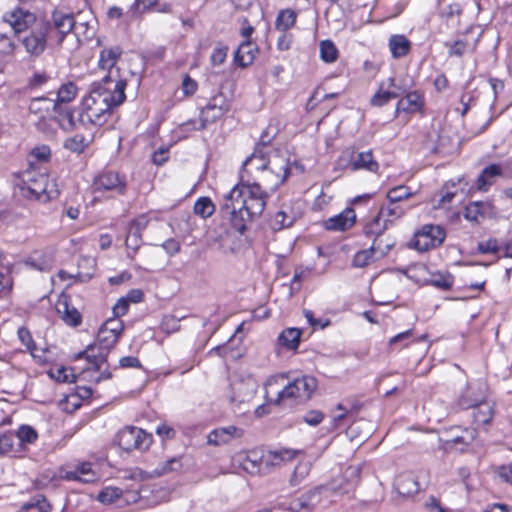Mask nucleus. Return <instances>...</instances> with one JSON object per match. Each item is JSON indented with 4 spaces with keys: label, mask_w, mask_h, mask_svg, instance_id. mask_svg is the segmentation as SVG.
I'll return each mask as SVG.
<instances>
[{
    "label": "nucleus",
    "mask_w": 512,
    "mask_h": 512,
    "mask_svg": "<svg viewBox=\"0 0 512 512\" xmlns=\"http://www.w3.org/2000/svg\"><path fill=\"white\" fill-rule=\"evenodd\" d=\"M301 330L297 328H287L278 337L281 346L287 349H297L300 342Z\"/></svg>",
    "instance_id": "4c0bfd02"
},
{
    "label": "nucleus",
    "mask_w": 512,
    "mask_h": 512,
    "mask_svg": "<svg viewBox=\"0 0 512 512\" xmlns=\"http://www.w3.org/2000/svg\"><path fill=\"white\" fill-rule=\"evenodd\" d=\"M414 195L415 192H412L408 186L399 185L388 190L387 199L389 202L400 203Z\"/></svg>",
    "instance_id": "37998d69"
},
{
    "label": "nucleus",
    "mask_w": 512,
    "mask_h": 512,
    "mask_svg": "<svg viewBox=\"0 0 512 512\" xmlns=\"http://www.w3.org/2000/svg\"><path fill=\"white\" fill-rule=\"evenodd\" d=\"M356 219L353 209H346L338 215L328 218L324 226L330 231H345L350 228Z\"/></svg>",
    "instance_id": "aec40b11"
},
{
    "label": "nucleus",
    "mask_w": 512,
    "mask_h": 512,
    "mask_svg": "<svg viewBox=\"0 0 512 512\" xmlns=\"http://www.w3.org/2000/svg\"><path fill=\"white\" fill-rule=\"evenodd\" d=\"M50 156H51V150L48 146L42 145V146L34 148L29 156L30 157V160H29L30 167H34V165H35L34 160L39 163H44L49 160Z\"/></svg>",
    "instance_id": "3c124183"
},
{
    "label": "nucleus",
    "mask_w": 512,
    "mask_h": 512,
    "mask_svg": "<svg viewBox=\"0 0 512 512\" xmlns=\"http://www.w3.org/2000/svg\"><path fill=\"white\" fill-rule=\"evenodd\" d=\"M95 191H113L118 195L126 192V180L117 172L107 171L101 173L93 183Z\"/></svg>",
    "instance_id": "f8f14e48"
},
{
    "label": "nucleus",
    "mask_w": 512,
    "mask_h": 512,
    "mask_svg": "<svg viewBox=\"0 0 512 512\" xmlns=\"http://www.w3.org/2000/svg\"><path fill=\"white\" fill-rule=\"evenodd\" d=\"M324 419V414L319 410H310L303 416V421L310 426L319 425Z\"/></svg>",
    "instance_id": "774afa93"
},
{
    "label": "nucleus",
    "mask_w": 512,
    "mask_h": 512,
    "mask_svg": "<svg viewBox=\"0 0 512 512\" xmlns=\"http://www.w3.org/2000/svg\"><path fill=\"white\" fill-rule=\"evenodd\" d=\"M58 122L61 128L65 131H71L76 128V121L72 111L66 110L64 112H58Z\"/></svg>",
    "instance_id": "6e6d98bb"
},
{
    "label": "nucleus",
    "mask_w": 512,
    "mask_h": 512,
    "mask_svg": "<svg viewBox=\"0 0 512 512\" xmlns=\"http://www.w3.org/2000/svg\"><path fill=\"white\" fill-rule=\"evenodd\" d=\"M477 249L481 254H498L501 245L496 238H489L485 241H480L477 245Z\"/></svg>",
    "instance_id": "5fc2aeb1"
},
{
    "label": "nucleus",
    "mask_w": 512,
    "mask_h": 512,
    "mask_svg": "<svg viewBox=\"0 0 512 512\" xmlns=\"http://www.w3.org/2000/svg\"><path fill=\"white\" fill-rule=\"evenodd\" d=\"M462 12L459 4H450L442 11V17L447 21L458 22V18Z\"/></svg>",
    "instance_id": "e2e57ef3"
},
{
    "label": "nucleus",
    "mask_w": 512,
    "mask_h": 512,
    "mask_svg": "<svg viewBox=\"0 0 512 512\" xmlns=\"http://www.w3.org/2000/svg\"><path fill=\"white\" fill-rule=\"evenodd\" d=\"M456 430L460 431V434H454L450 438L444 441L445 449H449L453 446L463 445L464 447L468 446L470 443L474 441L476 438V431L474 429H460L456 428Z\"/></svg>",
    "instance_id": "7c9ffc66"
},
{
    "label": "nucleus",
    "mask_w": 512,
    "mask_h": 512,
    "mask_svg": "<svg viewBox=\"0 0 512 512\" xmlns=\"http://www.w3.org/2000/svg\"><path fill=\"white\" fill-rule=\"evenodd\" d=\"M324 489V487H316L300 496L294 502V509L296 510V512L312 511L321 502L322 491Z\"/></svg>",
    "instance_id": "412c9836"
},
{
    "label": "nucleus",
    "mask_w": 512,
    "mask_h": 512,
    "mask_svg": "<svg viewBox=\"0 0 512 512\" xmlns=\"http://www.w3.org/2000/svg\"><path fill=\"white\" fill-rule=\"evenodd\" d=\"M50 26L45 21H38L30 31L21 38L25 51L31 57H39L47 48Z\"/></svg>",
    "instance_id": "0eeeda50"
},
{
    "label": "nucleus",
    "mask_w": 512,
    "mask_h": 512,
    "mask_svg": "<svg viewBox=\"0 0 512 512\" xmlns=\"http://www.w3.org/2000/svg\"><path fill=\"white\" fill-rule=\"evenodd\" d=\"M56 310L66 324L78 326L81 323L80 313L75 307L70 305L67 297H62L57 301Z\"/></svg>",
    "instance_id": "5701e85b"
},
{
    "label": "nucleus",
    "mask_w": 512,
    "mask_h": 512,
    "mask_svg": "<svg viewBox=\"0 0 512 512\" xmlns=\"http://www.w3.org/2000/svg\"><path fill=\"white\" fill-rule=\"evenodd\" d=\"M458 193L457 184L455 182L449 181L447 182L439 193V199L435 204L436 208H445L447 205L451 204L453 199L456 197Z\"/></svg>",
    "instance_id": "58836bf2"
},
{
    "label": "nucleus",
    "mask_w": 512,
    "mask_h": 512,
    "mask_svg": "<svg viewBox=\"0 0 512 512\" xmlns=\"http://www.w3.org/2000/svg\"><path fill=\"white\" fill-rule=\"evenodd\" d=\"M497 216V210L494 205L488 201H475L466 206L464 217L475 223H480L484 219H491Z\"/></svg>",
    "instance_id": "4468645a"
},
{
    "label": "nucleus",
    "mask_w": 512,
    "mask_h": 512,
    "mask_svg": "<svg viewBox=\"0 0 512 512\" xmlns=\"http://www.w3.org/2000/svg\"><path fill=\"white\" fill-rule=\"evenodd\" d=\"M445 46L448 47V53L450 56L454 55L460 57L465 53L468 43L463 39H458L453 43H445Z\"/></svg>",
    "instance_id": "680f3d73"
},
{
    "label": "nucleus",
    "mask_w": 512,
    "mask_h": 512,
    "mask_svg": "<svg viewBox=\"0 0 512 512\" xmlns=\"http://www.w3.org/2000/svg\"><path fill=\"white\" fill-rule=\"evenodd\" d=\"M422 105V96L418 92H409L404 98L398 101L397 111L402 110L405 112L414 113L420 110Z\"/></svg>",
    "instance_id": "c9c22d12"
},
{
    "label": "nucleus",
    "mask_w": 512,
    "mask_h": 512,
    "mask_svg": "<svg viewBox=\"0 0 512 512\" xmlns=\"http://www.w3.org/2000/svg\"><path fill=\"white\" fill-rule=\"evenodd\" d=\"M267 152H262L259 148H255L250 157L244 161V166L252 164L254 161L259 160L261 163L256 166V169H268L274 179H264V186L267 189L274 190L281 185L289 174V161L278 152H274L265 159Z\"/></svg>",
    "instance_id": "20e7f679"
},
{
    "label": "nucleus",
    "mask_w": 512,
    "mask_h": 512,
    "mask_svg": "<svg viewBox=\"0 0 512 512\" xmlns=\"http://www.w3.org/2000/svg\"><path fill=\"white\" fill-rule=\"evenodd\" d=\"M485 398L486 387L479 382L470 383L459 396L457 400V406L460 409H469L474 407L476 404H479V402Z\"/></svg>",
    "instance_id": "2eb2a0df"
},
{
    "label": "nucleus",
    "mask_w": 512,
    "mask_h": 512,
    "mask_svg": "<svg viewBox=\"0 0 512 512\" xmlns=\"http://www.w3.org/2000/svg\"><path fill=\"white\" fill-rule=\"evenodd\" d=\"M16 47V43L10 36L6 34H0V53L11 55L14 53Z\"/></svg>",
    "instance_id": "0e129e2a"
},
{
    "label": "nucleus",
    "mask_w": 512,
    "mask_h": 512,
    "mask_svg": "<svg viewBox=\"0 0 512 512\" xmlns=\"http://www.w3.org/2000/svg\"><path fill=\"white\" fill-rule=\"evenodd\" d=\"M267 198L259 183L236 185L224 197L221 210L230 215L233 228L243 234L247 224L263 213Z\"/></svg>",
    "instance_id": "f257e3e1"
},
{
    "label": "nucleus",
    "mask_w": 512,
    "mask_h": 512,
    "mask_svg": "<svg viewBox=\"0 0 512 512\" xmlns=\"http://www.w3.org/2000/svg\"><path fill=\"white\" fill-rule=\"evenodd\" d=\"M389 49L393 58H402L406 56L411 49V42L402 34L392 35L388 42Z\"/></svg>",
    "instance_id": "c756f323"
},
{
    "label": "nucleus",
    "mask_w": 512,
    "mask_h": 512,
    "mask_svg": "<svg viewBox=\"0 0 512 512\" xmlns=\"http://www.w3.org/2000/svg\"><path fill=\"white\" fill-rule=\"evenodd\" d=\"M473 418L476 425L489 424L494 416V404L487 401L486 398L476 404L474 407Z\"/></svg>",
    "instance_id": "a878e982"
},
{
    "label": "nucleus",
    "mask_w": 512,
    "mask_h": 512,
    "mask_svg": "<svg viewBox=\"0 0 512 512\" xmlns=\"http://www.w3.org/2000/svg\"><path fill=\"white\" fill-rule=\"evenodd\" d=\"M277 133V129L272 126H268L261 134L259 143L255 148H259L262 152H265L264 149L270 144L272 139L275 137Z\"/></svg>",
    "instance_id": "052dcab7"
},
{
    "label": "nucleus",
    "mask_w": 512,
    "mask_h": 512,
    "mask_svg": "<svg viewBox=\"0 0 512 512\" xmlns=\"http://www.w3.org/2000/svg\"><path fill=\"white\" fill-rule=\"evenodd\" d=\"M18 337L19 340L26 346V348L30 351L32 356H36L35 350L36 345L32 339L30 331L26 327H20L18 329Z\"/></svg>",
    "instance_id": "13d9d810"
},
{
    "label": "nucleus",
    "mask_w": 512,
    "mask_h": 512,
    "mask_svg": "<svg viewBox=\"0 0 512 512\" xmlns=\"http://www.w3.org/2000/svg\"><path fill=\"white\" fill-rule=\"evenodd\" d=\"M254 393V389L249 382L238 381L232 384L231 400L243 403L248 401Z\"/></svg>",
    "instance_id": "e433bc0d"
},
{
    "label": "nucleus",
    "mask_w": 512,
    "mask_h": 512,
    "mask_svg": "<svg viewBox=\"0 0 512 512\" xmlns=\"http://www.w3.org/2000/svg\"><path fill=\"white\" fill-rule=\"evenodd\" d=\"M296 219L290 206L282 205L270 220L271 228L275 231L290 227Z\"/></svg>",
    "instance_id": "393cba45"
},
{
    "label": "nucleus",
    "mask_w": 512,
    "mask_h": 512,
    "mask_svg": "<svg viewBox=\"0 0 512 512\" xmlns=\"http://www.w3.org/2000/svg\"><path fill=\"white\" fill-rule=\"evenodd\" d=\"M297 452L291 449L269 450L261 455L265 468H274L283 465L295 458Z\"/></svg>",
    "instance_id": "6ab92c4d"
},
{
    "label": "nucleus",
    "mask_w": 512,
    "mask_h": 512,
    "mask_svg": "<svg viewBox=\"0 0 512 512\" xmlns=\"http://www.w3.org/2000/svg\"><path fill=\"white\" fill-rule=\"evenodd\" d=\"M446 231L440 225L426 224L414 235V247L421 252L435 249L442 245Z\"/></svg>",
    "instance_id": "6e6552de"
},
{
    "label": "nucleus",
    "mask_w": 512,
    "mask_h": 512,
    "mask_svg": "<svg viewBox=\"0 0 512 512\" xmlns=\"http://www.w3.org/2000/svg\"><path fill=\"white\" fill-rule=\"evenodd\" d=\"M395 489L399 495L410 497L418 493L419 484L410 474H402L395 480Z\"/></svg>",
    "instance_id": "bb28decb"
},
{
    "label": "nucleus",
    "mask_w": 512,
    "mask_h": 512,
    "mask_svg": "<svg viewBox=\"0 0 512 512\" xmlns=\"http://www.w3.org/2000/svg\"><path fill=\"white\" fill-rule=\"evenodd\" d=\"M103 83H94L87 97L82 102L79 122L102 126L106 123L114 107L125 101L126 81L111 80L103 77Z\"/></svg>",
    "instance_id": "f03ea898"
},
{
    "label": "nucleus",
    "mask_w": 512,
    "mask_h": 512,
    "mask_svg": "<svg viewBox=\"0 0 512 512\" xmlns=\"http://www.w3.org/2000/svg\"><path fill=\"white\" fill-rule=\"evenodd\" d=\"M255 58L254 45L249 41L245 40L236 50L234 55L235 62L241 67H247L250 65Z\"/></svg>",
    "instance_id": "473e14b6"
},
{
    "label": "nucleus",
    "mask_w": 512,
    "mask_h": 512,
    "mask_svg": "<svg viewBox=\"0 0 512 512\" xmlns=\"http://www.w3.org/2000/svg\"><path fill=\"white\" fill-rule=\"evenodd\" d=\"M380 259L376 254L370 249H364L361 251H358L352 260L353 267L356 268H364L368 266L371 262Z\"/></svg>",
    "instance_id": "c03bdc74"
},
{
    "label": "nucleus",
    "mask_w": 512,
    "mask_h": 512,
    "mask_svg": "<svg viewBox=\"0 0 512 512\" xmlns=\"http://www.w3.org/2000/svg\"><path fill=\"white\" fill-rule=\"evenodd\" d=\"M296 21V14L292 10L281 11L276 19L275 26L278 30L285 32L289 30Z\"/></svg>",
    "instance_id": "49530a36"
},
{
    "label": "nucleus",
    "mask_w": 512,
    "mask_h": 512,
    "mask_svg": "<svg viewBox=\"0 0 512 512\" xmlns=\"http://www.w3.org/2000/svg\"><path fill=\"white\" fill-rule=\"evenodd\" d=\"M151 470L149 474L151 477H161L171 472L179 471L182 468V457L174 456L166 458L159 463H155L153 460H147Z\"/></svg>",
    "instance_id": "a211bd4d"
},
{
    "label": "nucleus",
    "mask_w": 512,
    "mask_h": 512,
    "mask_svg": "<svg viewBox=\"0 0 512 512\" xmlns=\"http://www.w3.org/2000/svg\"><path fill=\"white\" fill-rule=\"evenodd\" d=\"M15 440L17 439L19 444L22 443H33L37 439V432L30 426L23 425L21 426L16 435Z\"/></svg>",
    "instance_id": "864d4df0"
},
{
    "label": "nucleus",
    "mask_w": 512,
    "mask_h": 512,
    "mask_svg": "<svg viewBox=\"0 0 512 512\" xmlns=\"http://www.w3.org/2000/svg\"><path fill=\"white\" fill-rule=\"evenodd\" d=\"M3 21L7 23L15 33L27 31L38 22L34 13L27 9L17 7L11 11H7L3 15Z\"/></svg>",
    "instance_id": "9b49d317"
},
{
    "label": "nucleus",
    "mask_w": 512,
    "mask_h": 512,
    "mask_svg": "<svg viewBox=\"0 0 512 512\" xmlns=\"http://www.w3.org/2000/svg\"><path fill=\"white\" fill-rule=\"evenodd\" d=\"M229 109V104L223 95L219 94L211 98L209 103L202 108L198 121L189 120L180 127L184 131H201L204 130L209 123H213L224 115Z\"/></svg>",
    "instance_id": "39448f33"
},
{
    "label": "nucleus",
    "mask_w": 512,
    "mask_h": 512,
    "mask_svg": "<svg viewBox=\"0 0 512 512\" xmlns=\"http://www.w3.org/2000/svg\"><path fill=\"white\" fill-rule=\"evenodd\" d=\"M389 224L390 220L382 219V216L378 213L364 225L363 234L365 237L372 239L376 236L386 233Z\"/></svg>",
    "instance_id": "c85d7f7f"
},
{
    "label": "nucleus",
    "mask_w": 512,
    "mask_h": 512,
    "mask_svg": "<svg viewBox=\"0 0 512 512\" xmlns=\"http://www.w3.org/2000/svg\"><path fill=\"white\" fill-rule=\"evenodd\" d=\"M406 211L407 209L399 203L389 202L387 206H382L378 213L382 217H386L385 219H389L391 224L394 220L402 218Z\"/></svg>",
    "instance_id": "a19ab883"
},
{
    "label": "nucleus",
    "mask_w": 512,
    "mask_h": 512,
    "mask_svg": "<svg viewBox=\"0 0 512 512\" xmlns=\"http://www.w3.org/2000/svg\"><path fill=\"white\" fill-rule=\"evenodd\" d=\"M63 146H64V148L68 149L71 152L80 154V153L84 152V150L88 146V141L86 140V138L84 136L77 134V135L67 138L64 141Z\"/></svg>",
    "instance_id": "de8ad7c7"
},
{
    "label": "nucleus",
    "mask_w": 512,
    "mask_h": 512,
    "mask_svg": "<svg viewBox=\"0 0 512 512\" xmlns=\"http://www.w3.org/2000/svg\"><path fill=\"white\" fill-rule=\"evenodd\" d=\"M317 388L316 379L312 376H302L288 383L282 390L277 391L275 404L284 399H295L299 401L308 400Z\"/></svg>",
    "instance_id": "423d86ee"
},
{
    "label": "nucleus",
    "mask_w": 512,
    "mask_h": 512,
    "mask_svg": "<svg viewBox=\"0 0 512 512\" xmlns=\"http://www.w3.org/2000/svg\"><path fill=\"white\" fill-rule=\"evenodd\" d=\"M121 490L118 488L108 487L102 490L98 495V500L102 503L109 504L120 498Z\"/></svg>",
    "instance_id": "bf43d9fd"
},
{
    "label": "nucleus",
    "mask_w": 512,
    "mask_h": 512,
    "mask_svg": "<svg viewBox=\"0 0 512 512\" xmlns=\"http://www.w3.org/2000/svg\"><path fill=\"white\" fill-rule=\"evenodd\" d=\"M77 94V88L74 83L67 82L58 89L57 99L55 102L57 103V110L61 109V103H68L72 101Z\"/></svg>",
    "instance_id": "79ce46f5"
},
{
    "label": "nucleus",
    "mask_w": 512,
    "mask_h": 512,
    "mask_svg": "<svg viewBox=\"0 0 512 512\" xmlns=\"http://www.w3.org/2000/svg\"><path fill=\"white\" fill-rule=\"evenodd\" d=\"M350 168L353 171L366 170L376 173L379 169V164L374 159L372 151L368 150L365 152H359L355 156H352Z\"/></svg>",
    "instance_id": "b1692460"
},
{
    "label": "nucleus",
    "mask_w": 512,
    "mask_h": 512,
    "mask_svg": "<svg viewBox=\"0 0 512 512\" xmlns=\"http://www.w3.org/2000/svg\"><path fill=\"white\" fill-rule=\"evenodd\" d=\"M54 258L50 252H35L27 260L26 264L39 271L50 270L53 266Z\"/></svg>",
    "instance_id": "2f4dec72"
},
{
    "label": "nucleus",
    "mask_w": 512,
    "mask_h": 512,
    "mask_svg": "<svg viewBox=\"0 0 512 512\" xmlns=\"http://www.w3.org/2000/svg\"><path fill=\"white\" fill-rule=\"evenodd\" d=\"M15 436L12 433H5L0 436V454L4 455L12 451Z\"/></svg>",
    "instance_id": "69168bd1"
},
{
    "label": "nucleus",
    "mask_w": 512,
    "mask_h": 512,
    "mask_svg": "<svg viewBox=\"0 0 512 512\" xmlns=\"http://www.w3.org/2000/svg\"><path fill=\"white\" fill-rule=\"evenodd\" d=\"M404 90L396 85L394 78H389L379 85L378 91L370 99V104L375 107H382L390 100L398 98Z\"/></svg>",
    "instance_id": "ddd939ff"
},
{
    "label": "nucleus",
    "mask_w": 512,
    "mask_h": 512,
    "mask_svg": "<svg viewBox=\"0 0 512 512\" xmlns=\"http://www.w3.org/2000/svg\"><path fill=\"white\" fill-rule=\"evenodd\" d=\"M215 211V205L208 197H200L194 204V213L202 218L210 217Z\"/></svg>",
    "instance_id": "a18cd8bd"
},
{
    "label": "nucleus",
    "mask_w": 512,
    "mask_h": 512,
    "mask_svg": "<svg viewBox=\"0 0 512 512\" xmlns=\"http://www.w3.org/2000/svg\"><path fill=\"white\" fill-rule=\"evenodd\" d=\"M122 54V49L119 46H112L101 50L99 55V67L103 70H108L109 74L105 77H110L111 80H116L113 76L112 69L117 63Z\"/></svg>",
    "instance_id": "4be33fe9"
},
{
    "label": "nucleus",
    "mask_w": 512,
    "mask_h": 512,
    "mask_svg": "<svg viewBox=\"0 0 512 512\" xmlns=\"http://www.w3.org/2000/svg\"><path fill=\"white\" fill-rule=\"evenodd\" d=\"M240 464L242 469L251 475L260 473L264 466V463L261 461V456L259 457L254 452L244 455Z\"/></svg>",
    "instance_id": "ea45409f"
},
{
    "label": "nucleus",
    "mask_w": 512,
    "mask_h": 512,
    "mask_svg": "<svg viewBox=\"0 0 512 512\" xmlns=\"http://www.w3.org/2000/svg\"><path fill=\"white\" fill-rule=\"evenodd\" d=\"M117 442L124 451H144L152 443V436L141 428L126 427L117 434Z\"/></svg>",
    "instance_id": "1a4fd4ad"
},
{
    "label": "nucleus",
    "mask_w": 512,
    "mask_h": 512,
    "mask_svg": "<svg viewBox=\"0 0 512 512\" xmlns=\"http://www.w3.org/2000/svg\"><path fill=\"white\" fill-rule=\"evenodd\" d=\"M20 188L26 197L42 202H47L59 195L57 185L49 181L46 173L38 171L35 167H30L22 173Z\"/></svg>",
    "instance_id": "7ed1b4c3"
},
{
    "label": "nucleus",
    "mask_w": 512,
    "mask_h": 512,
    "mask_svg": "<svg viewBox=\"0 0 512 512\" xmlns=\"http://www.w3.org/2000/svg\"><path fill=\"white\" fill-rule=\"evenodd\" d=\"M118 337L116 334L111 333H103V330L99 329L98 335H97V341L99 344V350H105L109 352V350L114 347V345L118 341Z\"/></svg>",
    "instance_id": "603ef678"
},
{
    "label": "nucleus",
    "mask_w": 512,
    "mask_h": 512,
    "mask_svg": "<svg viewBox=\"0 0 512 512\" xmlns=\"http://www.w3.org/2000/svg\"><path fill=\"white\" fill-rule=\"evenodd\" d=\"M501 174V168L497 164H491L486 167L477 179V189L486 191L494 182L497 176Z\"/></svg>",
    "instance_id": "f704fd0d"
},
{
    "label": "nucleus",
    "mask_w": 512,
    "mask_h": 512,
    "mask_svg": "<svg viewBox=\"0 0 512 512\" xmlns=\"http://www.w3.org/2000/svg\"><path fill=\"white\" fill-rule=\"evenodd\" d=\"M28 110L29 115L43 121L51 117L53 112H57V103L54 99L45 96L36 97L31 99Z\"/></svg>",
    "instance_id": "dca6fc26"
},
{
    "label": "nucleus",
    "mask_w": 512,
    "mask_h": 512,
    "mask_svg": "<svg viewBox=\"0 0 512 512\" xmlns=\"http://www.w3.org/2000/svg\"><path fill=\"white\" fill-rule=\"evenodd\" d=\"M372 244L369 247L379 258L385 257L390 250L395 246V238L388 234L383 233L371 239Z\"/></svg>",
    "instance_id": "cd10ccee"
},
{
    "label": "nucleus",
    "mask_w": 512,
    "mask_h": 512,
    "mask_svg": "<svg viewBox=\"0 0 512 512\" xmlns=\"http://www.w3.org/2000/svg\"><path fill=\"white\" fill-rule=\"evenodd\" d=\"M100 330H103V333H111L116 334V336L119 338L123 331V323L118 318L116 319H108L100 328Z\"/></svg>",
    "instance_id": "4d7b16f0"
},
{
    "label": "nucleus",
    "mask_w": 512,
    "mask_h": 512,
    "mask_svg": "<svg viewBox=\"0 0 512 512\" xmlns=\"http://www.w3.org/2000/svg\"><path fill=\"white\" fill-rule=\"evenodd\" d=\"M243 429L230 425L227 427H221L214 429L208 435V444L214 446H220L228 444L233 439H239L243 436Z\"/></svg>",
    "instance_id": "f3484780"
},
{
    "label": "nucleus",
    "mask_w": 512,
    "mask_h": 512,
    "mask_svg": "<svg viewBox=\"0 0 512 512\" xmlns=\"http://www.w3.org/2000/svg\"><path fill=\"white\" fill-rule=\"evenodd\" d=\"M141 240L142 234L135 232L131 229L128 230V234L125 241L127 248L132 249L134 252H136L141 245Z\"/></svg>",
    "instance_id": "338daca9"
},
{
    "label": "nucleus",
    "mask_w": 512,
    "mask_h": 512,
    "mask_svg": "<svg viewBox=\"0 0 512 512\" xmlns=\"http://www.w3.org/2000/svg\"><path fill=\"white\" fill-rule=\"evenodd\" d=\"M44 21L50 26L49 35L51 36V42H55L58 46L62 44L65 37L75 26L74 15L60 10H54L50 20Z\"/></svg>",
    "instance_id": "9d476101"
},
{
    "label": "nucleus",
    "mask_w": 512,
    "mask_h": 512,
    "mask_svg": "<svg viewBox=\"0 0 512 512\" xmlns=\"http://www.w3.org/2000/svg\"><path fill=\"white\" fill-rule=\"evenodd\" d=\"M311 464L308 461L299 462L290 479L292 486L298 485L310 472Z\"/></svg>",
    "instance_id": "8fccbe9b"
},
{
    "label": "nucleus",
    "mask_w": 512,
    "mask_h": 512,
    "mask_svg": "<svg viewBox=\"0 0 512 512\" xmlns=\"http://www.w3.org/2000/svg\"><path fill=\"white\" fill-rule=\"evenodd\" d=\"M95 346L89 345L84 351L79 352L75 358H85L96 370H99L101 365L106 362L108 352L105 350H99L98 353H94Z\"/></svg>",
    "instance_id": "72a5a7b5"
},
{
    "label": "nucleus",
    "mask_w": 512,
    "mask_h": 512,
    "mask_svg": "<svg viewBox=\"0 0 512 512\" xmlns=\"http://www.w3.org/2000/svg\"><path fill=\"white\" fill-rule=\"evenodd\" d=\"M338 50L335 44L330 40L320 42V57L327 63H332L337 59Z\"/></svg>",
    "instance_id": "09e8293b"
}]
</instances>
